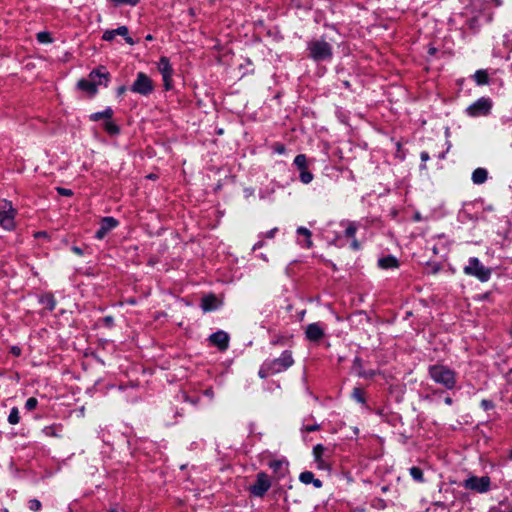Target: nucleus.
<instances>
[{
  "mask_svg": "<svg viewBox=\"0 0 512 512\" xmlns=\"http://www.w3.org/2000/svg\"><path fill=\"white\" fill-rule=\"evenodd\" d=\"M429 376L435 383L444 386L446 389H453L456 385V373L445 365H431Z\"/></svg>",
  "mask_w": 512,
  "mask_h": 512,
  "instance_id": "nucleus-1",
  "label": "nucleus"
},
{
  "mask_svg": "<svg viewBox=\"0 0 512 512\" xmlns=\"http://www.w3.org/2000/svg\"><path fill=\"white\" fill-rule=\"evenodd\" d=\"M95 78L104 79V86L107 87L109 82V73L104 68L96 69L90 72L88 79H81L77 83L78 89L94 96L97 93V86L102 85V82H95Z\"/></svg>",
  "mask_w": 512,
  "mask_h": 512,
  "instance_id": "nucleus-2",
  "label": "nucleus"
},
{
  "mask_svg": "<svg viewBox=\"0 0 512 512\" xmlns=\"http://www.w3.org/2000/svg\"><path fill=\"white\" fill-rule=\"evenodd\" d=\"M309 56L315 61H325L332 57V47L324 40H313L308 44Z\"/></svg>",
  "mask_w": 512,
  "mask_h": 512,
  "instance_id": "nucleus-3",
  "label": "nucleus"
},
{
  "mask_svg": "<svg viewBox=\"0 0 512 512\" xmlns=\"http://www.w3.org/2000/svg\"><path fill=\"white\" fill-rule=\"evenodd\" d=\"M464 273L469 276H474L481 282H486L490 279L491 270L485 267L478 258L471 257L463 269Z\"/></svg>",
  "mask_w": 512,
  "mask_h": 512,
  "instance_id": "nucleus-4",
  "label": "nucleus"
},
{
  "mask_svg": "<svg viewBox=\"0 0 512 512\" xmlns=\"http://www.w3.org/2000/svg\"><path fill=\"white\" fill-rule=\"evenodd\" d=\"M15 216L16 210L13 208L12 203L7 200L0 201V226L7 231L15 229Z\"/></svg>",
  "mask_w": 512,
  "mask_h": 512,
  "instance_id": "nucleus-5",
  "label": "nucleus"
},
{
  "mask_svg": "<svg viewBox=\"0 0 512 512\" xmlns=\"http://www.w3.org/2000/svg\"><path fill=\"white\" fill-rule=\"evenodd\" d=\"M462 486L465 489L483 494L490 490L491 480L488 476H470L463 481Z\"/></svg>",
  "mask_w": 512,
  "mask_h": 512,
  "instance_id": "nucleus-6",
  "label": "nucleus"
},
{
  "mask_svg": "<svg viewBox=\"0 0 512 512\" xmlns=\"http://www.w3.org/2000/svg\"><path fill=\"white\" fill-rule=\"evenodd\" d=\"M130 90L142 96H148L154 90V85L149 76L143 72H139Z\"/></svg>",
  "mask_w": 512,
  "mask_h": 512,
  "instance_id": "nucleus-7",
  "label": "nucleus"
},
{
  "mask_svg": "<svg viewBox=\"0 0 512 512\" xmlns=\"http://www.w3.org/2000/svg\"><path fill=\"white\" fill-rule=\"evenodd\" d=\"M272 370V373L277 374L286 371L294 364V359L291 351L285 350L280 357L275 359L266 360Z\"/></svg>",
  "mask_w": 512,
  "mask_h": 512,
  "instance_id": "nucleus-8",
  "label": "nucleus"
},
{
  "mask_svg": "<svg viewBox=\"0 0 512 512\" xmlns=\"http://www.w3.org/2000/svg\"><path fill=\"white\" fill-rule=\"evenodd\" d=\"M492 108V102L489 98L482 97L467 108V114L472 117L487 115Z\"/></svg>",
  "mask_w": 512,
  "mask_h": 512,
  "instance_id": "nucleus-9",
  "label": "nucleus"
},
{
  "mask_svg": "<svg viewBox=\"0 0 512 512\" xmlns=\"http://www.w3.org/2000/svg\"><path fill=\"white\" fill-rule=\"evenodd\" d=\"M271 482L267 474L261 472L257 474L255 483L251 486L250 491L256 497H262L270 489Z\"/></svg>",
  "mask_w": 512,
  "mask_h": 512,
  "instance_id": "nucleus-10",
  "label": "nucleus"
},
{
  "mask_svg": "<svg viewBox=\"0 0 512 512\" xmlns=\"http://www.w3.org/2000/svg\"><path fill=\"white\" fill-rule=\"evenodd\" d=\"M157 67H158L159 72L162 75L165 89L170 90L172 75H173V68L170 64L169 59L166 56L160 57Z\"/></svg>",
  "mask_w": 512,
  "mask_h": 512,
  "instance_id": "nucleus-11",
  "label": "nucleus"
},
{
  "mask_svg": "<svg viewBox=\"0 0 512 512\" xmlns=\"http://www.w3.org/2000/svg\"><path fill=\"white\" fill-rule=\"evenodd\" d=\"M116 36H122L127 44L134 45V40L129 36V31L126 26H119L116 29L106 30L102 35V39L104 41H112Z\"/></svg>",
  "mask_w": 512,
  "mask_h": 512,
  "instance_id": "nucleus-12",
  "label": "nucleus"
},
{
  "mask_svg": "<svg viewBox=\"0 0 512 512\" xmlns=\"http://www.w3.org/2000/svg\"><path fill=\"white\" fill-rule=\"evenodd\" d=\"M119 222L114 217H104L101 219L100 227L96 231L95 238L102 240L111 230L118 226Z\"/></svg>",
  "mask_w": 512,
  "mask_h": 512,
  "instance_id": "nucleus-13",
  "label": "nucleus"
},
{
  "mask_svg": "<svg viewBox=\"0 0 512 512\" xmlns=\"http://www.w3.org/2000/svg\"><path fill=\"white\" fill-rule=\"evenodd\" d=\"M324 335V327L318 322L311 323L306 327L305 336L311 342L320 341L324 337Z\"/></svg>",
  "mask_w": 512,
  "mask_h": 512,
  "instance_id": "nucleus-14",
  "label": "nucleus"
},
{
  "mask_svg": "<svg viewBox=\"0 0 512 512\" xmlns=\"http://www.w3.org/2000/svg\"><path fill=\"white\" fill-rule=\"evenodd\" d=\"M209 340L212 345L218 347L221 351H225L229 346V335L222 330L211 334Z\"/></svg>",
  "mask_w": 512,
  "mask_h": 512,
  "instance_id": "nucleus-15",
  "label": "nucleus"
},
{
  "mask_svg": "<svg viewBox=\"0 0 512 512\" xmlns=\"http://www.w3.org/2000/svg\"><path fill=\"white\" fill-rule=\"evenodd\" d=\"M297 233V243L305 249H310L313 247L312 241V233L309 229L305 227H298L296 230Z\"/></svg>",
  "mask_w": 512,
  "mask_h": 512,
  "instance_id": "nucleus-16",
  "label": "nucleus"
},
{
  "mask_svg": "<svg viewBox=\"0 0 512 512\" xmlns=\"http://www.w3.org/2000/svg\"><path fill=\"white\" fill-rule=\"evenodd\" d=\"M221 305V302L218 300V298L213 295H205L201 299V308L204 312H211L217 310Z\"/></svg>",
  "mask_w": 512,
  "mask_h": 512,
  "instance_id": "nucleus-17",
  "label": "nucleus"
},
{
  "mask_svg": "<svg viewBox=\"0 0 512 512\" xmlns=\"http://www.w3.org/2000/svg\"><path fill=\"white\" fill-rule=\"evenodd\" d=\"M299 480L306 485L313 484L314 487L316 488L322 487V481L320 479L315 478L314 474L310 471L302 472L299 476Z\"/></svg>",
  "mask_w": 512,
  "mask_h": 512,
  "instance_id": "nucleus-18",
  "label": "nucleus"
},
{
  "mask_svg": "<svg viewBox=\"0 0 512 512\" xmlns=\"http://www.w3.org/2000/svg\"><path fill=\"white\" fill-rule=\"evenodd\" d=\"M378 265L382 269L397 268L399 263L396 257L388 255L378 260Z\"/></svg>",
  "mask_w": 512,
  "mask_h": 512,
  "instance_id": "nucleus-19",
  "label": "nucleus"
},
{
  "mask_svg": "<svg viewBox=\"0 0 512 512\" xmlns=\"http://www.w3.org/2000/svg\"><path fill=\"white\" fill-rule=\"evenodd\" d=\"M488 178V172L485 168H477L472 173V181L474 184H483Z\"/></svg>",
  "mask_w": 512,
  "mask_h": 512,
  "instance_id": "nucleus-20",
  "label": "nucleus"
},
{
  "mask_svg": "<svg viewBox=\"0 0 512 512\" xmlns=\"http://www.w3.org/2000/svg\"><path fill=\"white\" fill-rule=\"evenodd\" d=\"M325 450H326V448L322 444H317L313 448L314 460L318 464L319 468H323L325 466V462H324V460L322 458L323 453H324Z\"/></svg>",
  "mask_w": 512,
  "mask_h": 512,
  "instance_id": "nucleus-21",
  "label": "nucleus"
},
{
  "mask_svg": "<svg viewBox=\"0 0 512 512\" xmlns=\"http://www.w3.org/2000/svg\"><path fill=\"white\" fill-rule=\"evenodd\" d=\"M113 116V110L108 107L104 111L96 112L90 115L92 121H99L102 118L110 119Z\"/></svg>",
  "mask_w": 512,
  "mask_h": 512,
  "instance_id": "nucleus-22",
  "label": "nucleus"
},
{
  "mask_svg": "<svg viewBox=\"0 0 512 512\" xmlns=\"http://www.w3.org/2000/svg\"><path fill=\"white\" fill-rule=\"evenodd\" d=\"M474 80L478 85H485L488 84L489 77L485 70H477L474 74Z\"/></svg>",
  "mask_w": 512,
  "mask_h": 512,
  "instance_id": "nucleus-23",
  "label": "nucleus"
},
{
  "mask_svg": "<svg viewBox=\"0 0 512 512\" xmlns=\"http://www.w3.org/2000/svg\"><path fill=\"white\" fill-rule=\"evenodd\" d=\"M269 466L274 472L283 474L286 470L287 465L284 461L275 460L270 462Z\"/></svg>",
  "mask_w": 512,
  "mask_h": 512,
  "instance_id": "nucleus-24",
  "label": "nucleus"
},
{
  "mask_svg": "<svg viewBox=\"0 0 512 512\" xmlns=\"http://www.w3.org/2000/svg\"><path fill=\"white\" fill-rule=\"evenodd\" d=\"M409 473L415 481H417L419 483L424 482L423 471L419 467H416V466L411 467L409 469Z\"/></svg>",
  "mask_w": 512,
  "mask_h": 512,
  "instance_id": "nucleus-25",
  "label": "nucleus"
},
{
  "mask_svg": "<svg viewBox=\"0 0 512 512\" xmlns=\"http://www.w3.org/2000/svg\"><path fill=\"white\" fill-rule=\"evenodd\" d=\"M294 165L300 170L307 169V158L304 154H299L294 159Z\"/></svg>",
  "mask_w": 512,
  "mask_h": 512,
  "instance_id": "nucleus-26",
  "label": "nucleus"
},
{
  "mask_svg": "<svg viewBox=\"0 0 512 512\" xmlns=\"http://www.w3.org/2000/svg\"><path fill=\"white\" fill-rule=\"evenodd\" d=\"M19 421H20L19 410H18V408L13 407L10 410V413L8 416V422L12 425H16L19 423Z\"/></svg>",
  "mask_w": 512,
  "mask_h": 512,
  "instance_id": "nucleus-27",
  "label": "nucleus"
},
{
  "mask_svg": "<svg viewBox=\"0 0 512 512\" xmlns=\"http://www.w3.org/2000/svg\"><path fill=\"white\" fill-rule=\"evenodd\" d=\"M259 376L261 378H266L268 377L269 375H273L274 373H272V370L268 364L267 361H265L262 366L260 367L259 369V372H258Z\"/></svg>",
  "mask_w": 512,
  "mask_h": 512,
  "instance_id": "nucleus-28",
  "label": "nucleus"
},
{
  "mask_svg": "<svg viewBox=\"0 0 512 512\" xmlns=\"http://www.w3.org/2000/svg\"><path fill=\"white\" fill-rule=\"evenodd\" d=\"M352 397L359 403H365L363 390L359 387H355L352 391Z\"/></svg>",
  "mask_w": 512,
  "mask_h": 512,
  "instance_id": "nucleus-29",
  "label": "nucleus"
},
{
  "mask_svg": "<svg viewBox=\"0 0 512 512\" xmlns=\"http://www.w3.org/2000/svg\"><path fill=\"white\" fill-rule=\"evenodd\" d=\"M300 180L304 184H309L313 180V174L307 169L300 171Z\"/></svg>",
  "mask_w": 512,
  "mask_h": 512,
  "instance_id": "nucleus-30",
  "label": "nucleus"
},
{
  "mask_svg": "<svg viewBox=\"0 0 512 512\" xmlns=\"http://www.w3.org/2000/svg\"><path fill=\"white\" fill-rule=\"evenodd\" d=\"M356 231H357L356 223L355 222H349L347 227H346V230H345V235L347 237L354 238V236L356 234Z\"/></svg>",
  "mask_w": 512,
  "mask_h": 512,
  "instance_id": "nucleus-31",
  "label": "nucleus"
},
{
  "mask_svg": "<svg viewBox=\"0 0 512 512\" xmlns=\"http://www.w3.org/2000/svg\"><path fill=\"white\" fill-rule=\"evenodd\" d=\"M37 40L40 42V43H43V44H47V43H51L52 42V38H51V35L50 33L48 32H39L37 34Z\"/></svg>",
  "mask_w": 512,
  "mask_h": 512,
  "instance_id": "nucleus-32",
  "label": "nucleus"
},
{
  "mask_svg": "<svg viewBox=\"0 0 512 512\" xmlns=\"http://www.w3.org/2000/svg\"><path fill=\"white\" fill-rule=\"evenodd\" d=\"M29 509L34 512H40L42 504L37 499H31L28 503Z\"/></svg>",
  "mask_w": 512,
  "mask_h": 512,
  "instance_id": "nucleus-33",
  "label": "nucleus"
},
{
  "mask_svg": "<svg viewBox=\"0 0 512 512\" xmlns=\"http://www.w3.org/2000/svg\"><path fill=\"white\" fill-rule=\"evenodd\" d=\"M38 405V400L35 397H30L25 403V408L29 411L35 409Z\"/></svg>",
  "mask_w": 512,
  "mask_h": 512,
  "instance_id": "nucleus-34",
  "label": "nucleus"
},
{
  "mask_svg": "<svg viewBox=\"0 0 512 512\" xmlns=\"http://www.w3.org/2000/svg\"><path fill=\"white\" fill-rule=\"evenodd\" d=\"M105 129L110 134H117L119 132L118 126L116 124H114L113 122H110V121L105 124Z\"/></svg>",
  "mask_w": 512,
  "mask_h": 512,
  "instance_id": "nucleus-35",
  "label": "nucleus"
},
{
  "mask_svg": "<svg viewBox=\"0 0 512 512\" xmlns=\"http://www.w3.org/2000/svg\"><path fill=\"white\" fill-rule=\"evenodd\" d=\"M139 1L140 0H112V2L115 5L126 4V5H130V6H136L139 3Z\"/></svg>",
  "mask_w": 512,
  "mask_h": 512,
  "instance_id": "nucleus-36",
  "label": "nucleus"
},
{
  "mask_svg": "<svg viewBox=\"0 0 512 512\" xmlns=\"http://www.w3.org/2000/svg\"><path fill=\"white\" fill-rule=\"evenodd\" d=\"M320 429V425L318 424H307V425H303L301 430L304 431V432H314V431H317Z\"/></svg>",
  "mask_w": 512,
  "mask_h": 512,
  "instance_id": "nucleus-37",
  "label": "nucleus"
},
{
  "mask_svg": "<svg viewBox=\"0 0 512 512\" xmlns=\"http://www.w3.org/2000/svg\"><path fill=\"white\" fill-rule=\"evenodd\" d=\"M56 190H57V192H58L60 195H62V196H67V197H69V196H72V195H73V192H72V190H70V189H66V188H62V187H57V188H56Z\"/></svg>",
  "mask_w": 512,
  "mask_h": 512,
  "instance_id": "nucleus-38",
  "label": "nucleus"
},
{
  "mask_svg": "<svg viewBox=\"0 0 512 512\" xmlns=\"http://www.w3.org/2000/svg\"><path fill=\"white\" fill-rule=\"evenodd\" d=\"M277 230H278L277 228H273V229L267 231L266 233L261 234L260 237H265V238H268V239H272V238H274Z\"/></svg>",
  "mask_w": 512,
  "mask_h": 512,
  "instance_id": "nucleus-39",
  "label": "nucleus"
},
{
  "mask_svg": "<svg viewBox=\"0 0 512 512\" xmlns=\"http://www.w3.org/2000/svg\"><path fill=\"white\" fill-rule=\"evenodd\" d=\"M55 427L54 426H47L44 428V433L47 435V436H56V433H55Z\"/></svg>",
  "mask_w": 512,
  "mask_h": 512,
  "instance_id": "nucleus-40",
  "label": "nucleus"
},
{
  "mask_svg": "<svg viewBox=\"0 0 512 512\" xmlns=\"http://www.w3.org/2000/svg\"><path fill=\"white\" fill-rule=\"evenodd\" d=\"M10 353L14 356L18 357L21 355V348L18 346H12L10 349Z\"/></svg>",
  "mask_w": 512,
  "mask_h": 512,
  "instance_id": "nucleus-41",
  "label": "nucleus"
},
{
  "mask_svg": "<svg viewBox=\"0 0 512 512\" xmlns=\"http://www.w3.org/2000/svg\"><path fill=\"white\" fill-rule=\"evenodd\" d=\"M481 405H482V407H483L485 410H489V409H491V408L493 407L492 402H491V401H489V400H486V399H484V400H482V401H481Z\"/></svg>",
  "mask_w": 512,
  "mask_h": 512,
  "instance_id": "nucleus-42",
  "label": "nucleus"
},
{
  "mask_svg": "<svg viewBox=\"0 0 512 512\" xmlns=\"http://www.w3.org/2000/svg\"><path fill=\"white\" fill-rule=\"evenodd\" d=\"M264 244H265V243H264V241L261 239V240L257 241V242L253 245L252 250H253V251H256L257 249L262 248V247L264 246Z\"/></svg>",
  "mask_w": 512,
  "mask_h": 512,
  "instance_id": "nucleus-43",
  "label": "nucleus"
},
{
  "mask_svg": "<svg viewBox=\"0 0 512 512\" xmlns=\"http://www.w3.org/2000/svg\"><path fill=\"white\" fill-rule=\"evenodd\" d=\"M47 303H48V308L50 310H53L55 308V300L53 299L52 296L48 297Z\"/></svg>",
  "mask_w": 512,
  "mask_h": 512,
  "instance_id": "nucleus-44",
  "label": "nucleus"
},
{
  "mask_svg": "<svg viewBox=\"0 0 512 512\" xmlns=\"http://www.w3.org/2000/svg\"><path fill=\"white\" fill-rule=\"evenodd\" d=\"M275 151L279 154H282L285 151V147L282 144H277L275 146Z\"/></svg>",
  "mask_w": 512,
  "mask_h": 512,
  "instance_id": "nucleus-45",
  "label": "nucleus"
},
{
  "mask_svg": "<svg viewBox=\"0 0 512 512\" xmlns=\"http://www.w3.org/2000/svg\"><path fill=\"white\" fill-rule=\"evenodd\" d=\"M420 157H421V160H422L423 162H426V161H428V160H429V154H428L427 152H425V151L421 152Z\"/></svg>",
  "mask_w": 512,
  "mask_h": 512,
  "instance_id": "nucleus-46",
  "label": "nucleus"
},
{
  "mask_svg": "<svg viewBox=\"0 0 512 512\" xmlns=\"http://www.w3.org/2000/svg\"><path fill=\"white\" fill-rule=\"evenodd\" d=\"M351 246L354 250H358L360 248V244L356 239H353Z\"/></svg>",
  "mask_w": 512,
  "mask_h": 512,
  "instance_id": "nucleus-47",
  "label": "nucleus"
},
{
  "mask_svg": "<svg viewBox=\"0 0 512 512\" xmlns=\"http://www.w3.org/2000/svg\"><path fill=\"white\" fill-rule=\"evenodd\" d=\"M126 92V87L125 86H120L118 87L117 89V95L118 96H121L122 94H124Z\"/></svg>",
  "mask_w": 512,
  "mask_h": 512,
  "instance_id": "nucleus-48",
  "label": "nucleus"
},
{
  "mask_svg": "<svg viewBox=\"0 0 512 512\" xmlns=\"http://www.w3.org/2000/svg\"><path fill=\"white\" fill-rule=\"evenodd\" d=\"M72 251H73L74 253H76L77 255H82V254H83L82 249H81V248H79V247H77V246L72 247Z\"/></svg>",
  "mask_w": 512,
  "mask_h": 512,
  "instance_id": "nucleus-49",
  "label": "nucleus"
},
{
  "mask_svg": "<svg viewBox=\"0 0 512 512\" xmlns=\"http://www.w3.org/2000/svg\"><path fill=\"white\" fill-rule=\"evenodd\" d=\"M104 322H105L107 325H112V323H113V317H111V316H106V317L104 318Z\"/></svg>",
  "mask_w": 512,
  "mask_h": 512,
  "instance_id": "nucleus-50",
  "label": "nucleus"
},
{
  "mask_svg": "<svg viewBox=\"0 0 512 512\" xmlns=\"http://www.w3.org/2000/svg\"><path fill=\"white\" fill-rule=\"evenodd\" d=\"M373 375H374V372L359 373V376H362V377H372Z\"/></svg>",
  "mask_w": 512,
  "mask_h": 512,
  "instance_id": "nucleus-51",
  "label": "nucleus"
},
{
  "mask_svg": "<svg viewBox=\"0 0 512 512\" xmlns=\"http://www.w3.org/2000/svg\"><path fill=\"white\" fill-rule=\"evenodd\" d=\"M444 402H445V404H446V405H449V406H450V405H452L453 400H452V398H451V397H446V398L444 399Z\"/></svg>",
  "mask_w": 512,
  "mask_h": 512,
  "instance_id": "nucleus-52",
  "label": "nucleus"
},
{
  "mask_svg": "<svg viewBox=\"0 0 512 512\" xmlns=\"http://www.w3.org/2000/svg\"><path fill=\"white\" fill-rule=\"evenodd\" d=\"M260 258L264 261H268V258L265 254H260Z\"/></svg>",
  "mask_w": 512,
  "mask_h": 512,
  "instance_id": "nucleus-53",
  "label": "nucleus"
},
{
  "mask_svg": "<svg viewBox=\"0 0 512 512\" xmlns=\"http://www.w3.org/2000/svg\"><path fill=\"white\" fill-rule=\"evenodd\" d=\"M99 81H101V82H102V85H104V82H105V80H104V79L95 78V82H97V83H98Z\"/></svg>",
  "mask_w": 512,
  "mask_h": 512,
  "instance_id": "nucleus-54",
  "label": "nucleus"
},
{
  "mask_svg": "<svg viewBox=\"0 0 512 512\" xmlns=\"http://www.w3.org/2000/svg\"><path fill=\"white\" fill-rule=\"evenodd\" d=\"M359 363H360V359H359V358H355V360H354V364H355V365H359Z\"/></svg>",
  "mask_w": 512,
  "mask_h": 512,
  "instance_id": "nucleus-55",
  "label": "nucleus"
},
{
  "mask_svg": "<svg viewBox=\"0 0 512 512\" xmlns=\"http://www.w3.org/2000/svg\"><path fill=\"white\" fill-rule=\"evenodd\" d=\"M387 490H388V487H386V486H383V487H382V491H383V492H386Z\"/></svg>",
  "mask_w": 512,
  "mask_h": 512,
  "instance_id": "nucleus-56",
  "label": "nucleus"
},
{
  "mask_svg": "<svg viewBox=\"0 0 512 512\" xmlns=\"http://www.w3.org/2000/svg\"><path fill=\"white\" fill-rule=\"evenodd\" d=\"M146 39H147V40H152V36H151V35H148V36L146 37Z\"/></svg>",
  "mask_w": 512,
  "mask_h": 512,
  "instance_id": "nucleus-57",
  "label": "nucleus"
},
{
  "mask_svg": "<svg viewBox=\"0 0 512 512\" xmlns=\"http://www.w3.org/2000/svg\"><path fill=\"white\" fill-rule=\"evenodd\" d=\"M206 394H207V395H211V394H212V391L207 390V391H206Z\"/></svg>",
  "mask_w": 512,
  "mask_h": 512,
  "instance_id": "nucleus-58",
  "label": "nucleus"
},
{
  "mask_svg": "<svg viewBox=\"0 0 512 512\" xmlns=\"http://www.w3.org/2000/svg\"><path fill=\"white\" fill-rule=\"evenodd\" d=\"M1 512H9L7 508H3Z\"/></svg>",
  "mask_w": 512,
  "mask_h": 512,
  "instance_id": "nucleus-59",
  "label": "nucleus"
},
{
  "mask_svg": "<svg viewBox=\"0 0 512 512\" xmlns=\"http://www.w3.org/2000/svg\"><path fill=\"white\" fill-rule=\"evenodd\" d=\"M510 458L512 459V451L510 452Z\"/></svg>",
  "mask_w": 512,
  "mask_h": 512,
  "instance_id": "nucleus-60",
  "label": "nucleus"
}]
</instances>
